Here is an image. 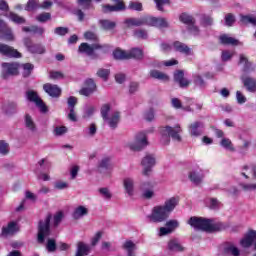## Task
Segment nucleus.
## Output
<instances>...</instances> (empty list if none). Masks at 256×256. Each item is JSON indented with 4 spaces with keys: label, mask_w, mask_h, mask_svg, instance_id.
I'll return each mask as SVG.
<instances>
[{
    "label": "nucleus",
    "mask_w": 256,
    "mask_h": 256,
    "mask_svg": "<svg viewBox=\"0 0 256 256\" xmlns=\"http://www.w3.org/2000/svg\"><path fill=\"white\" fill-rule=\"evenodd\" d=\"M179 205V198L171 197L167 199L163 205H157L152 209L150 215H148V219L150 223H164L173 211H175V207Z\"/></svg>",
    "instance_id": "1"
},
{
    "label": "nucleus",
    "mask_w": 256,
    "mask_h": 256,
    "mask_svg": "<svg viewBox=\"0 0 256 256\" xmlns=\"http://www.w3.org/2000/svg\"><path fill=\"white\" fill-rule=\"evenodd\" d=\"M159 133L161 135V143L163 145H169L171 139H173V141L181 143V133H183V130L181 129L180 125H176L174 127L163 126L160 127Z\"/></svg>",
    "instance_id": "2"
},
{
    "label": "nucleus",
    "mask_w": 256,
    "mask_h": 256,
    "mask_svg": "<svg viewBox=\"0 0 256 256\" xmlns=\"http://www.w3.org/2000/svg\"><path fill=\"white\" fill-rule=\"evenodd\" d=\"M53 216L47 214L44 220H40L38 224V243H45V237L51 235V219Z\"/></svg>",
    "instance_id": "3"
},
{
    "label": "nucleus",
    "mask_w": 256,
    "mask_h": 256,
    "mask_svg": "<svg viewBox=\"0 0 256 256\" xmlns=\"http://www.w3.org/2000/svg\"><path fill=\"white\" fill-rule=\"evenodd\" d=\"M188 225L192 226L196 231H213V222L205 218L193 216L188 220Z\"/></svg>",
    "instance_id": "4"
},
{
    "label": "nucleus",
    "mask_w": 256,
    "mask_h": 256,
    "mask_svg": "<svg viewBox=\"0 0 256 256\" xmlns=\"http://www.w3.org/2000/svg\"><path fill=\"white\" fill-rule=\"evenodd\" d=\"M149 145V142L147 141V133L145 132H139L135 135L133 142H128L127 147L131 149V151H141L142 149H145Z\"/></svg>",
    "instance_id": "5"
},
{
    "label": "nucleus",
    "mask_w": 256,
    "mask_h": 256,
    "mask_svg": "<svg viewBox=\"0 0 256 256\" xmlns=\"http://www.w3.org/2000/svg\"><path fill=\"white\" fill-rule=\"evenodd\" d=\"M26 98L31 102L35 103L36 107L40 109L41 113H47V105H45V102L41 98H39V94H37L34 90H28L26 91Z\"/></svg>",
    "instance_id": "6"
},
{
    "label": "nucleus",
    "mask_w": 256,
    "mask_h": 256,
    "mask_svg": "<svg viewBox=\"0 0 256 256\" xmlns=\"http://www.w3.org/2000/svg\"><path fill=\"white\" fill-rule=\"evenodd\" d=\"M99 49H107V45H101L99 43L89 45L88 43H82L80 44L78 51L79 53H85L88 57H93V55H95V51Z\"/></svg>",
    "instance_id": "7"
},
{
    "label": "nucleus",
    "mask_w": 256,
    "mask_h": 256,
    "mask_svg": "<svg viewBox=\"0 0 256 256\" xmlns=\"http://www.w3.org/2000/svg\"><path fill=\"white\" fill-rule=\"evenodd\" d=\"M141 165L143 167L142 175H144V177H149V175H151L153 167H155V156H153L152 154H147L142 159Z\"/></svg>",
    "instance_id": "8"
},
{
    "label": "nucleus",
    "mask_w": 256,
    "mask_h": 256,
    "mask_svg": "<svg viewBox=\"0 0 256 256\" xmlns=\"http://www.w3.org/2000/svg\"><path fill=\"white\" fill-rule=\"evenodd\" d=\"M11 75H19V64L17 63H3L2 64V78L9 79Z\"/></svg>",
    "instance_id": "9"
},
{
    "label": "nucleus",
    "mask_w": 256,
    "mask_h": 256,
    "mask_svg": "<svg viewBox=\"0 0 256 256\" xmlns=\"http://www.w3.org/2000/svg\"><path fill=\"white\" fill-rule=\"evenodd\" d=\"M179 221L178 220H169L166 222L165 227H160L158 235L159 237H165V235H171L175 229H178Z\"/></svg>",
    "instance_id": "10"
},
{
    "label": "nucleus",
    "mask_w": 256,
    "mask_h": 256,
    "mask_svg": "<svg viewBox=\"0 0 256 256\" xmlns=\"http://www.w3.org/2000/svg\"><path fill=\"white\" fill-rule=\"evenodd\" d=\"M191 137H201L205 131V124L201 121H195L188 126Z\"/></svg>",
    "instance_id": "11"
},
{
    "label": "nucleus",
    "mask_w": 256,
    "mask_h": 256,
    "mask_svg": "<svg viewBox=\"0 0 256 256\" xmlns=\"http://www.w3.org/2000/svg\"><path fill=\"white\" fill-rule=\"evenodd\" d=\"M0 55H4V57H10L15 59H19V57H21V53H19L17 49L3 43H0Z\"/></svg>",
    "instance_id": "12"
},
{
    "label": "nucleus",
    "mask_w": 256,
    "mask_h": 256,
    "mask_svg": "<svg viewBox=\"0 0 256 256\" xmlns=\"http://www.w3.org/2000/svg\"><path fill=\"white\" fill-rule=\"evenodd\" d=\"M116 5L103 4L102 13H115L119 11H125V3L121 0H112Z\"/></svg>",
    "instance_id": "13"
},
{
    "label": "nucleus",
    "mask_w": 256,
    "mask_h": 256,
    "mask_svg": "<svg viewBox=\"0 0 256 256\" xmlns=\"http://www.w3.org/2000/svg\"><path fill=\"white\" fill-rule=\"evenodd\" d=\"M147 25L150 27H159L160 29H166L169 27V22L165 18H157L152 16H147Z\"/></svg>",
    "instance_id": "14"
},
{
    "label": "nucleus",
    "mask_w": 256,
    "mask_h": 256,
    "mask_svg": "<svg viewBox=\"0 0 256 256\" xmlns=\"http://www.w3.org/2000/svg\"><path fill=\"white\" fill-rule=\"evenodd\" d=\"M24 44L30 53H34L36 55H43L46 51L45 46L41 44H31V40L29 38L24 39Z\"/></svg>",
    "instance_id": "15"
},
{
    "label": "nucleus",
    "mask_w": 256,
    "mask_h": 256,
    "mask_svg": "<svg viewBox=\"0 0 256 256\" xmlns=\"http://www.w3.org/2000/svg\"><path fill=\"white\" fill-rule=\"evenodd\" d=\"M140 191H142L143 199H153L155 197V190L151 182H144L140 185Z\"/></svg>",
    "instance_id": "16"
},
{
    "label": "nucleus",
    "mask_w": 256,
    "mask_h": 256,
    "mask_svg": "<svg viewBox=\"0 0 256 256\" xmlns=\"http://www.w3.org/2000/svg\"><path fill=\"white\" fill-rule=\"evenodd\" d=\"M0 39H4V41H13L15 39L11 28L7 27L3 20H0Z\"/></svg>",
    "instance_id": "17"
},
{
    "label": "nucleus",
    "mask_w": 256,
    "mask_h": 256,
    "mask_svg": "<svg viewBox=\"0 0 256 256\" xmlns=\"http://www.w3.org/2000/svg\"><path fill=\"white\" fill-rule=\"evenodd\" d=\"M256 240V230H250L248 233L244 236V238L240 241V244L244 249H249L253 243H255Z\"/></svg>",
    "instance_id": "18"
},
{
    "label": "nucleus",
    "mask_w": 256,
    "mask_h": 256,
    "mask_svg": "<svg viewBox=\"0 0 256 256\" xmlns=\"http://www.w3.org/2000/svg\"><path fill=\"white\" fill-rule=\"evenodd\" d=\"M43 89L45 93L49 94L50 97H61V88L55 84L46 83L43 85Z\"/></svg>",
    "instance_id": "19"
},
{
    "label": "nucleus",
    "mask_w": 256,
    "mask_h": 256,
    "mask_svg": "<svg viewBox=\"0 0 256 256\" xmlns=\"http://www.w3.org/2000/svg\"><path fill=\"white\" fill-rule=\"evenodd\" d=\"M174 50L178 53H182L183 55H186L189 57V55H193V50L187 46V44L176 41L173 43Z\"/></svg>",
    "instance_id": "20"
},
{
    "label": "nucleus",
    "mask_w": 256,
    "mask_h": 256,
    "mask_svg": "<svg viewBox=\"0 0 256 256\" xmlns=\"http://www.w3.org/2000/svg\"><path fill=\"white\" fill-rule=\"evenodd\" d=\"M124 23L127 27H141V25H147V16L141 18H128Z\"/></svg>",
    "instance_id": "21"
},
{
    "label": "nucleus",
    "mask_w": 256,
    "mask_h": 256,
    "mask_svg": "<svg viewBox=\"0 0 256 256\" xmlns=\"http://www.w3.org/2000/svg\"><path fill=\"white\" fill-rule=\"evenodd\" d=\"M123 187L128 197H133V195H135V180H133V178H124Z\"/></svg>",
    "instance_id": "22"
},
{
    "label": "nucleus",
    "mask_w": 256,
    "mask_h": 256,
    "mask_svg": "<svg viewBox=\"0 0 256 256\" xmlns=\"http://www.w3.org/2000/svg\"><path fill=\"white\" fill-rule=\"evenodd\" d=\"M241 81H242L244 87H246L247 91H249L250 93H255V91H256V79L255 78H251L249 76H242Z\"/></svg>",
    "instance_id": "23"
},
{
    "label": "nucleus",
    "mask_w": 256,
    "mask_h": 256,
    "mask_svg": "<svg viewBox=\"0 0 256 256\" xmlns=\"http://www.w3.org/2000/svg\"><path fill=\"white\" fill-rule=\"evenodd\" d=\"M174 81L182 88L189 87V84L191 83L185 78V73L183 70H178L174 73Z\"/></svg>",
    "instance_id": "24"
},
{
    "label": "nucleus",
    "mask_w": 256,
    "mask_h": 256,
    "mask_svg": "<svg viewBox=\"0 0 256 256\" xmlns=\"http://www.w3.org/2000/svg\"><path fill=\"white\" fill-rule=\"evenodd\" d=\"M111 129H117V125L121 121V114L119 112H113L110 116L105 119Z\"/></svg>",
    "instance_id": "25"
},
{
    "label": "nucleus",
    "mask_w": 256,
    "mask_h": 256,
    "mask_svg": "<svg viewBox=\"0 0 256 256\" xmlns=\"http://www.w3.org/2000/svg\"><path fill=\"white\" fill-rule=\"evenodd\" d=\"M19 231V227H17L16 222H10L6 227L2 228L1 236L9 237V235H15Z\"/></svg>",
    "instance_id": "26"
},
{
    "label": "nucleus",
    "mask_w": 256,
    "mask_h": 256,
    "mask_svg": "<svg viewBox=\"0 0 256 256\" xmlns=\"http://www.w3.org/2000/svg\"><path fill=\"white\" fill-rule=\"evenodd\" d=\"M122 249L126 251L127 256H136L135 251H137V245L133 243L131 240H127L124 242Z\"/></svg>",
    "instance_id": "27"
},
{
    "label": "nucleus",
    "mask_w": 256,
    "mask_h": 256,
    "mask_svg": "<svg viewBox=\"0 0 256 256\" xmlns=\"http://www.w3.org/2000/svg\"><path fill=\"white\" fill-rule=\"evenodd\" d=\"M99 25L103 31H113L117 27V22L109 19L99 20Z\"/></svg>",
    "instance_id": "28"
},
{
    "label": "nucleus",
    "mask_w": 256,
    "mask_h": 256,
    "mask_svg": "<svg viewBox=\"0 0 256 256\" xmlns=\"http://www.w3.org/2000/svg\"><path fill=\"white\" fill-rule=\"evenodd\" d=\"M22 31H24V33H34V35H39L41 37L45 33V28L37 25H33L30 27L24 26L22 28Z\"/></svg>",
    "instance_id": "29"
},
{
    "label": "nucleus",
    "mask_w": 256,
    "mask_h": 256,
    "mask_svg": "<svg viewBox=\"0 0 256 256\" xmlns=\"http://www.w3.org/2000/svg\"><path fill=\"white\" fill-rule=\"evenodd\" d=\"M203 177L205 176L203 175L202 171H191L189 173V179L192 183H194V185L201 184V182L203 181Z\"/></svg>",
    "instance_id": "30"
},
{
    "label": "nucleus",
    "mask_w": 256,
    "mask_h": 256,
    "mask_svg": "<svg viewBox=\"0 0 256 256\" xmlns=\"http://www.w3.org/2000/svg\"><path fill=\"white\" fill-rule=\"evenodd\" d=\"M223 252H224V255H228V256H240L241 255V251L239 250V248H237L233 244H227L224 247Z\"/></svg>",
    "instance_id": "31"
},
{
    "label": "nucleus",
    "mask_w": 256,
    "mask_h": 256,
    "mask_svg": "<svg viewBox=\"0 0 256 256\" xmlns=\"http://www.w3.org/2000/svg\"><path fill=\"white\" fill-rule=\"evenodd\" d=\"M24 123H25L26 129H28L32 133H35V131H37V125L35 124V121L33 120V117H31V115L29 114L25 115Z\"/></svg>",
    "instance_id": "32"
},
{
    "label": "nucleus",
    "mask_w": 256,
    "mask_h": 256,
    "mask_svg": "<svg viewBox=\"0 0 256 256\" xmlns=\"http://www.w3.org/2000/svg\"><path fill=\"white\" fill-rule=\"evenodd\" d=\"M89 251H91V247H89V245L83 242H79L77 245V251L75 256L89 255Z\"/></svg>",
    "instance_id": "33"
},
{
    "label": "nucleus",
    "mask_w": 256,
    "mask_h": 256,
    "mask_svg": "<svg viewBox=\"0 0 256 256\" xmlns=\"http://www.w3.org/2000/svg\"><path fill=\"white\" fill-rule=\"evenodd\" d=\"M220 43L222 45H239V40L227 35L223 34L219 37Z\"/></svg>",
    "instance_id": "34"
},
{
    "label": "nucleus",
    "mask_w": 256,
    "mask_h": 256,
    "mask_svg": "<svg viewBox=\"0 0 256 256\" xmlns=\"http://www.w3.org/2000/svg\"><path fill=\"white\" fill-rule=\"evenodd\" d=\"M150 77H152V79H158L159 81H169V76L159 70H151Z\"/></svg>",
    "instance_id": "35"
},
{
    "label": "nucleus",
    "mask_w": 256,
    "mask_h": 256,
    "mask_svg": "<svg viewBox=\"0 0 256 256\" xmlns=\"http://www.w3.org/2000/svg\"><path fill=\"white\" fill-rule=\"evenodd\" d=\"M88 213L89 210L85 208V206H78L73 212V218L81 219V217H85V215H88Z\"/></svg>",
    "instance_id": "36"
},
{
    "label": "nucleus",
    "mask_w": 256,
    "mask_h": 256,
    "mask_svg": "<svg viewBox=\"0 0 256 256\" xmlns=\"http://www.w3.org/2000/svg\"><path fill=\"white\" fill-rule=\"evenodd\" d=\"M128 59H143V50L139 48H133L128 51Z\"/></svg>",
    "instance_id": "37"
},
{
    "label": "nucleus",
    "mask_w": 256,
    "mask_h": 256,
    "mask_svg": "<svg viewBox=\"0 0 256 256\" xmlns=\"http://www.w3.org/2000/svg\"><path fill=\"white\" fill-rule=\"evenodd\" d=\"M239 63L244 65V73H251V71H253V68L251 67V62H249V59H247L245 55H240Z\"/></svg>",
    "instance_id": "38"
},
{
    "label": "nucleus",
    "mask_w": 256,
    "mask_h": 256,
    "mask_svg": "<svg viewBox=\"0 0 256 256\" xmlns=\"http://www.w3.org/2000/svg\"><path fill=\"white\" fill-rule=\"evenodd\" d=\"M3 110L6 115H13V113H17V103L9 102L8 104L4 105Z\"/></svg>",
    "instance_id": "39"
},
{
    "label": "nucleus",
    "mask_w": 256,
    "mask_h": 256,
    "mask_svg": "<svg viewBox=\"0 0 256 256\" xmlns=\"http://www.w3.org/2000/svg\"><path fill=\"white\" fill-rule=\"evenodd\" d=\"M35 9H41V4H39V0H28L25 11H35Z\"/></svg>",
    "instance_id": "40"
},
{
    "label": "nucleus",
    "mask_w": 256,
    "mask_h": 256,
    "mask_svg": "<svg viewBox=\"0 0 256 256\" xmlns=\"http://www.w3.org/2000/svg\"><path fill=\"white\" fill-rule=\"evenodd\" d=\"M180 21L190 27L191 25H193V23H195V18L187 13H182L180 15Z\"/></svg>",
    "instance_id": "41"
},
{
    "label": "nucleus",
    "mask_w": 256,
    "mask_h": 256,
    "mask_svg": "<svg viewBox=\"0 0 256 256\" xmlns=\"http://www.w3.org/2000/svg\"><path fill=\"white\" fill-rule=\"evenodd\" d=\"M240 21L244 24V25H248V23H250L251 25H253L254 27H256V17H253L251 15H241L240 16Z\"/></svg>",
    "instance_id": "42"
},
{
    "label": "nucleus",
    "mask_w": 256,
    "mask_h": 256,
    "mask_svg": "<svg viewBox=\"0 0 256 256\" xmlns=\"http://www.w3.org/2000/svg\"><path fill=\"white\" fill-rule=\"evenodd\" d=\"M168 249L170 251H183V246H181L178 240H170L168 243Z\"/></svg>",
    "instance_id": "43"
},
{
    "label": "nucleus",
    "mask_w": 256,
    "mask_h": 256,
    "mask_svg": "<svg viewBox=\"0 0 256 256\" xmlns=\"http://www.w3.org/2000/svg\"><path fill=\"white\" fill-rule=\"evenodd\" d=\"M193 81H194V85H196V87H200L201 89H203L207 85L203 77H201V75L199 74H195L193 76Z\"/></svg>",
    "instance_id": "44"
},
{
    "label": "nucleus",
    "mask_w": 256,
    "mask_h": 256,
    "mask_svg": "<svg viewBox=\"0 0 256 256\" xmlns=\"http://www.w3.org/2000/svg\"><path fill=\"white\" fill-rule=\"evenodd\" d=\"M98 193L103 197V199H106V201L111 200L113 197V194L109 190V188H99Z\"/></svg>",
    "instance_id": "45"
},
{
    "label": "nucleus",
    "mask_w": 256,
    "mask_h": 256,
    "mask_svg": "<svg viewBox=\"0 0 256 256\" xmlns=\"http://www.w3.org/2000/svg\"><path fill=\"white\" fill-rule=\"evenodd\" d=\"M209 209H219V207H221V202H219V200H217L216 198H209L206 201Z\"/></svg>",
    "instance_id": "46"
},
{
    "label": "nucleus",
    "mask_w": 256,
    "mask_h": 256,
    "mask_svg": "<svg viewBox=\"0 0 256 256\" xmlns=\"http://www.w3.org/2000/svg\"><path fill=\"white\" fill-rule=\"evenodd\" d=\"M9 19H11V21H13L14 23H17L18 25H23V23H25V18L10 12L9 13Z\"/></svg>",
    "instance_id": "47"
},
{
    "label": "nucleus",
    "mask_w": 256,
    "mask_h": 256,
    "mask_svg": "<svg viewBox=\"0 0 256 256\" xmlns=\"http://www.w3.org/2000/svg\"><path fill=\"white\" fill-rule=\"evenodd\" d=\"M21 67L23 69V77H29L34 69V66L31 63L22 64Z\"/></svg>",
    "instance_id": "48"
},
{
    "label": "nucleus",
    "mask_w": 256,
    "mask_h": 256,
    "mask_svg": "<svg viewBox=\"0 0 256 256\" xmlns=\"http://www.w3.org/2000/svg\"><path fill=\"white\" fill-rule=\"evenodd\" d=\"M95 86L92 84V87L89 88L87 86H85L84 88H82L79 93L80 95H84V97H89L90 95H93V93H95Z\"/></svg>",
    "instance_id": "49"
},
{
    "label": "nucleus",
    "mask_w": 256,
    "mask_h": 256,
    "mask_svg": "<svg viewBox=\"0 0 256 256\" xmlns=\"http://www.w3.org/2000/svg\"><path fill=\"white\" fill-rule=\"evenodd\" d=\"M113 55L116 59H129V54L127 51L117 49L113 52Z\"/></svg>",
    "instance_id": "50"
},
{
    "label": "nucleus",
    "mask_w": 256,
    "mask_h": 256,
    "mask_svg": "<svg viewBox=\"0 0 256 256\" xmlns=\"http://www.w3.org/2000/svg\"><path fill=\"white\" fill-rule=\"evenodd\" d=\"M77 3L82 9H93V0H77Z\"/></svg>",
    "instance_id": "51"
},
{
    "label": "nucleus",
    "mask_w": 256,
    "mask_h": 256,
    "mask_svg": "<svg viewBox=\"0 0 256 256\" xmlns=\"http://www.w3.org/2000/svg\"><path fill=\"white\" fill-rule=\"evenodd\" d=\"M201 25L204 27H210V25H213V18L210 15H202Z\"/></svg>",
    "instance_id": "52"
},
{
    "label": "nucleus",
    "mask_w": 256,
    "mask_h": 256,
    "mask_svg": "<svg viewBox=\"0 0 256 256\" xmlns=\"http://www.w3.org/2000/svg\"><path fill=\"white\" fill-rule=\"evenodd\" d=\"M110 71L109 69H105V68H100L97 71V75L98 77H100L101 79H103L104 81H107V79H109V75H110Z\"/></svg>",
    "instance_id": "53"
},
{
    "label": "nucleus",
    "mask_w": 256,
    "mask_h": 256,
    "mask_svg": "<svg viewBox=\"0 0 256 256\" xmlns=\"http://www.w3.org/2000/svg\"><path fill=\"white\" fill-rule=\"evenodd\" d=\"M221 146L224 147V149H228L229 151H235V148L233 147V143L229 138L222 139Z\"/></svg>",
    "instance_id": "54"
},
{
    "label": "nucleus",
    "mask_w": 256,
    "mask_h": 256,
    "mask_svg": "<svg viewBox=\"0 0 256 256\" xmlns=\"http://www.w3.org/2000/svg\"><path fill=\"white\" fill-rule=\"evenodd\" d=\"M51 19V13L44 12L42 14H39L36 17V20L39 21V23H47Z\"/></svg>",
    "instance_id": "55"
},
{
    "label": "nucleus",
    "mask_w": 256,
    "mask_h": 256,
    "mask_svg": "<svg viewBox=\"0 0 256 256\" xmlns=\"http://www.w3.org/2000/svg\"><path fill=\"white\" fill-rule=\"evenodd\" d=\"M86 135H89V137H95L97 134V126L95 123H92L88 126V128L85 130Z\"/></svg>",
    "instance_id": "56"
},
{
    "label": "nucleus",
    "mask_w": 256,
    "mask_h": 256,
    "mask_svg": "<svg viewBox=\"0 0 256 256\" xmlns=\"http://www.w3.org/2000/svg\"><path fill=\"white\" fill-rule=\"evenodd\" d=\"M63 212L59 211L57 212L54 217H53V225L54 227H59V224L61 223V221H63Z\"/></svg>",
    "instance_id": "57"
},
{
    "label": "nucleus",
    "mask_w": 256,
    "mask_h": 256,
    "mask_svg": "<svg viewBox=\"0 0 256 256\" xmlns=\"http://www.w3.org/2000/svg\"><path fill=\"white\" fill-rule=\"evenodd\" d=\"M111 111V106L109 104H104L101 108V115L103 120L109 117V112Z\"/></svg>",
    "instance_id": "58"
},
{
    "label": "nucleus",
    "mask_w": 256,
    "mask_h": 256,
    "mask_svg": "<svg viewBox=\"0 0 256 256\" xmlns=\"http://www.w3.org/2000/svg\"><path fill=\"white\" fill-rule=\"evenodd\" d=\"M233 23H235V15L232 13L226 14L225 25H227V27H233Z\"/></svg>",
    "instance_id": "59"
},
{
    "label": "nucleus",
    "mask_w": 256,
    "mask_h": 256,
    "mask_svg": "<svg viewBox=\"0 0 256 256\" xmlns=\"http://www.w3.org/2000/svg\"><path fill=\"white\" fill-rule=\"evenodd\" d=\"M128 8L132 11H143V4L140 2H130Z\"/></svg>",
    "instance_id": "60"
},
{
    "label": "nucleus",
    "mask_w": 256,
    "mask_h": 256,
    "mask_svg": "<svg viewBox=\"0 0 256 256\" xmlns=\"http://www.w3.org/2000/svg\"><path fill=\"white\" fill-rule=\"evenodd\" d=\"M55 35H60L61 37H64V35H67L69 33V28L67 27H56L54 29Z\"/></svg>",
    "instance_id": "61"
},
{
    "label": "nucleus",
    "mask_w": 256,
    "mask_h": 256,
    "mask_svg": "<svg viewBox=\"0 0 256 256\" xmlns=\"http://www.w3.org/2000/svg\"><path fill=\"white\" fill-rule=\"evenodd\" d=\"M84 38L87 41H99V37L94 32H91V31L86 32L84 34Z\"/></svg>",
    "instance_id": "62"
},
{
    "label": "nucleus",
    "mask_w": 256,
    "mask_h": 256,
    "mask_svg": "<svg viewBox=\"0 0 256 256\" xmlns=\"http://www.w3.org/2000/svg\"><path fill=\"white\" fill-rule=\"evenodd\" d=\"M65 133H67V127L65 126H57L54 129V135H56L57 137H60L61 135H65Z\"/></svg>",
    "instance_id": "63"
},
{
    "label": "nucleus",
    "mask_w": 256,
    "mask_h": 256,
    "mask_svg": "<svg viewBox=\"0 0 256 256\" xmlns=\"http://www.w3.org/2000/svg\"><path fill=\"white\" fill-rule=\"evenodd\" d=\"M134 36L137 38V39H147V31L143 30V29H140V30H136L134 32Z\"/></svg>",
    "instance_id": "64"
}]
</instances>
